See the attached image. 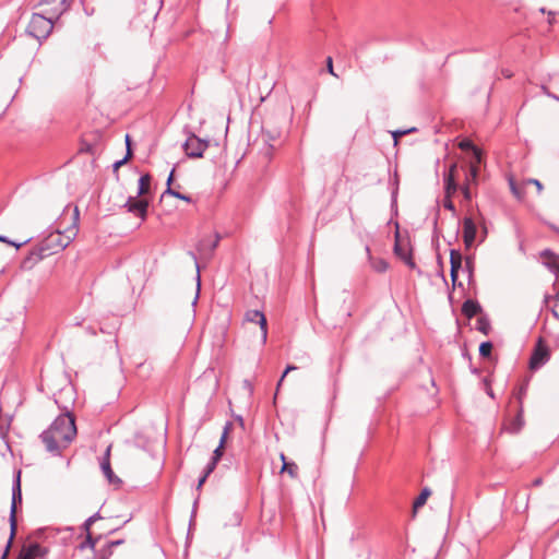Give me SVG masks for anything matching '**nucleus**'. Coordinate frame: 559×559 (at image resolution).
I'll list each match as a JSON object with an SVG mask.
<instances>
[{"instance_id":"obj_24","label":"nucleus","mask_w":559,"mask_h":559,"mask_svg":"<svg viewBox=\"0 0 559 559\" xmlns=\"http://www.w3.org/2000/svg\"><path fill=\"white\" fill-rule=\"evenodd\" d=\"M476 330L487 335L490 331V322L486 317H480L476 321Z\"/></svg>"},{"instance_id":"obj_8","label":"nucleus","mask_w":559,"mask_h":559,"mask_svg":"<svg viewBox=\"0 0 559 559\" xmlns=\"http://www.w3.org/2000/svg\"><path fill=\"white\" fill-rule=\"evenodd\" d=\"M49 550L47 547L39 545L38 543H31L24 545L16 559H37L45 558Z\"/></svg>"},{"instance_id":"obj_43","label":"nucleus","mask_w":559,"mask_h":559,"mask_svg":"<svg viewBox=\"0 0 559 559\" xmlns=\"http://www.w3.org/2000/svg\"><path fill=\"white\" fill-rule=\"evenodd\" d=\"M326 66H328V71H329V73H331L333 76H336V78H337V74H336V73L334 72V70H333V61H332V58H331V57H329V58L326 59Z\"/></svg>"},{"instance_id":"obj_35","label":"nucleus","mask_w":559,"mask_h":559,"mask_svg":"<svg viewBox=\"0 0 559 559\" xmlns=\"http://www.w3.org/2000/svg\"><path fill=\"white\" fill-rule=\"evenodd\" d=\"M219 239H221L219 235H218V234H216V235H215V239H214L213 241H211V242H209V243H207V241H206V240H203V241L201 242V246H202V247L209 246L210 250H211V251H213V250L217 247V245H218V242H219Z\"/></svg>"},{"instance_id":"obj_58","label":"nucleus","mask_w":559,"mask_h":559,"mask_svg":"<svg viewBox=\"0 0 559 559\" xmlns=\"http://www.w3.org/2000/svg\"><path fill=\"white\" fill-rule=\"evenodd\" d=\"M554 98H555V99H557V100L559 102V97H557V96H554Z\"/></svg>"},{"instance_id":"obj_14","label":"nucleus","mask_w":559,"mask_h":559,"mask_svg":"<svg viewBox=\"0 0 559 559\" xmlns=\"http://www.w3.org/2000/svg\"><path fill=\"white\" fill-rule=\"evenodd\" d=\"M396 238H399V234L396 233ZM394 253L403 260L411 269H415L416 264L412 258L411 251L401 245L399 239H396L394 245Z\"/></svg>"},{"instance_id":"obj_46","label":"nucleus","mask_w":559,"mask_h":559,"mask_svg":"<svg viewBox=\"0 0 559 559\" xmlns=\"http://www.w3.org/2000/svg\"><path fill=\"white\" fill-rule=\"evenodd\" d=\"M547 15H548V24L549 25H552L555 23V15H556V12L554 11H548L547 12Z\"/></svg>"},{"instance_id":"obj_50","label":"nucleus","mask_w":559,"mask_h":559,"mask_svg":"<svg viewBox=\"0 0 559 559\" xmlns=\"http://www.w3.org/2000/svg\"><path fill=\"white\" fill-rule=\"evenodd\" d=\"M243 383H245V386H246L250 392H252L253 388H252L251 383H250L249 381H247V380H246Z\"/></svg>"},{"instance_id":"obj_16","label":"nucleus","mask_w":559,"mask_h":559,"mask_svg":"<svg viewBox=\"0 0 559 559\" xmlns=\"http://www.w3.org/2000/svg\"><path fill=\"white\" fill-rule=\"evenodd\" d=\"M455 168H456V166L452 165L450 167L449 173L444 177V186H445L447 197H451V194H453L457 189L456 182L454 180V175H453Z\"/></svg>"},{"instance_id":"obj_5","label":"nucleus","mask_w":559,"mask_h":559,"mask_svg":"<svg viewBox=\"0 0 559 559\" xmlns=\"http://www.w3.org/2000/svg\"><path fill=\"white\" fill-rule=\"evenodd\" d=\"M22 502V490H21V472H17L15 480L12 486V502L10 509V531L12 536L16 533V506Z\"/></svg>"},{"instance_id":"obj_36","label":"nucleus","mask_w":559,"mask_h":559,"mask_svg":"<svg viewBox=\"0 0 559 559\" xmlns=\"http://www.w3.org/2000/svg\"><path fill=\"white\" fill-rule=\"evenodd\" d=\"M216 465H217V462L211 459V461L206 464V466L204 468L203 474L205 475V477H209L213 473Z\"/></svg>"},{"instance_id":"obj_28","label":"nucleus","mask_w":559,"mask_h":559,"mask_svg":"<svg viewBox=\"0 0 559 559\" xmlns=\"http://www.w3.org/2000/svg\"><path fill=\"white\" fill-rule=\"evenodd\" d=\"M509 186H510V190L511 192L513 193V195L521 200L523 198V192L521 191V189L516 186L514 179L512 177L509 178Z\"/></svg>"},{"instance_id":"obj_33","label":"nucleus","mask_w":559,"mask_h":559,"mask_svg":"<svg viewBox=\"0 0 559 559\" xmlns=\"http://www.w3.org/2000/svg\"><path fill=\"white\" fill-rule=\"evenodd\" d=\"M524 186H527V185H534L535 188L537 189V192L538 194L542 193L543 191V185L539 180L537 179H526L524 182H523Z\"/></svg>"},{"instance_id":"obj_9","label":"nucleus","mask_w":559,"mask_h":559,"mask_svg":"<svg viewBox=\"0 0 559 559\" xmlns=\"http://www.w3.org/2000/svg\"><path fill=\"white\" fill-rule=\"evenodd\" d=\"M549 350L539 341L531 356L530 367L531 369H538L549 360Z\"/></svg>"},{"instance_id":"obj_48","label":"nucleus","mask_w":559,"mask_h":559,"mask_svg":"<svg viewBox=\"0 0 559 559\" xmlns=\"http://www.w3.org/2000/svg\"><path fill=\"white\" fill-rule=\"evenodd\" d=\"M207 477H205V475L203 474L200 478H199V481H198V485H197V489L199 490L203 484L205 483Z\"/></svg>"},{"instance_id":"obj_51","label":"nucleus","mask_w":559,"mask_h":559,"mask_svg":"<svg viewBox=\"0 0 559 559\" xmlns=\"http://www.w3.org/2000/svg\"><path fill=\"white\" fill-rule=\"evenodd\" d=\"M122 542H123V540H115V542H110V543H109V546H110V547L118 546V545L122 544Z\"/></svg>"},{"instance_id":"obj_1","label":"nucleus","mask_w":559,"mask_h":559,"mask_svg":"<svg viewBox=\"0 0 559 559\" xmlns=\"http://www.w3.org/2000/svg\"><path fill=\"white\" fill-rule=\"evenodd\" d=\"M79 216L80 212L78 206H75L72 213L71 226L67 227L64 230L57 228L49 233L44 239H41L37 248L31 252L29 257L24 261V264L28 261L36 263L49 255L64 250L78 235Z\"/></svg>"},{"instance_id":"obj_2","label":"nucleus","mask_w":559,"mask_h":559,"mask_svg":"<svg viewBox=\"0 0 559 559\" xmlns=\"http://www.w3.org/2000/svg\"><path fill=\"white\" fill-rule=\"evenodd\" d=\"M68 409L67 407H64ZM76 436V426L73 415L67 411L59 415L48 429L41 432L40 438L46 450L52 455H60Z\"/></svg>"},{"instance_id":"obj_32","label":"nucleus","mask_w":559,"mask_h":559,"mask_svg":"<svg viewBox=\"0 0 559 559\" xmlns=\"http://www.w3.org/2000/svg\"><path fill=\"white\" fill-rule=\"evenodd\" d=\"M0 241L4 242V243H8V245H11V246H14L16 249H19L23 245L27 243L29 241V239H26V240H24L22 242H14V241L10 240L8 237L0 235Z\"/></svg>"},{"instance_id":"obj_42","label":"nucleus","mask_w":559,"mask_h":559,"mask_svg":"<svg viewBox=\"0 0 559 559\" xmlns=\"http://www.w3.org/2000/svg\"><path fill=\"white\" fill-rule=\"evenodd\" d=\"M462 193H463L465 200L469 201L472 199V193L468 188V183L465 185L464 187H462Z\"/></svg>"},{"instance_id":"obj_20","label":"nucleus","mask_w":559,"mask_h":559,"mask_svg":"<svg viewBox=\"0 0 559 559\" xmlns=\"http://www.w3.org/2000/svg\"><path fill=\"white\" fill-rule=\"evenodd\" d=\"M126 146H127V152H126V155L123 158L117 160L114 163L112 167H114V171H116L119 167H121L122 165H124L132 156V150H131V139H130V135L129 134H126Z\"/></svg>"},{"instance_id":"obj_29","label":"nucleus","mask_w":559,"mask_h":559,"mask_svg":"<svg viewBox=\"0 0 559 559\" xmlns=\"http://www.w3.org/2000/svg\"><path fill=\"white\" fill-rule=\"evenodd\" d=\"M100 519V515L98 512L94 513L93 515H91L88 519L85 520L84 524H83V528L86 533L90 532L91 530V525L96 522L97 520Z\"/></svg>"},{"instance_id":"obj_37","label":"nucleus","mask_w":559,"mask_h":559,"mask_svg":"<svg viewBox=\"0 0 559 559\" xmlns=\"http://www.w3.org/2000/svg\"><path fill=\"white\" fill-rule=\"evenodd\" d=\"M460 148L463 150V151H467V150H471L473 151L476 146L473 144V142L471 140H463L460 142L459 144Z\"/></svg>"},{"instance_id":"obj_47","label":"nucleus","mask_w":559,"mask_h":559,"mask_svg":"<svg viewBox=\"0 0 559 559\" xmlns=\"http://www.w3.org/2000/svg\"><path fill=\"white\" fill-rule=\"evenodd\" d=\"M197 280H198V284H197V294H195V297L193 299V302L192 305H195L197 304V300H198V297H199V289H200V275L198 274L197 276Z\"/></svg>"},{"instance_id":"obj_7","label":"nucleus","mask_w":559,"mask_h":559,"mask_svg":"<svg viewBox=\"0 0 559 559\" xmlns=\"http://www.w3.org/2000/svg\"><path fill=\"white\" fill-rule=\"evenodd\" d=\"M123 207L127 212L132 213L144 221L147 215L148 201L146 199L136 200L134 197H129L123 204Z\"/></svg>"},{"instance_id":"obj_19","label":"nucleus","mask_w":559,"mask_h":559,"mask_svg":"<svg viewBox=\"0 0 559 559\" xmlns=\"http://www.w3.org/2000/svg\"><path fill=\"white\" fill-rule=\"evenodd\" d=\"M230 423H227L224 427V431H223V435L221 437V441H219V444L218 447L214 450L213 452V456H212V460L218 462L223 455V445H224V442L227 438V435H228V431H229V428H230Z\"/></svg>"},{"instance_id":"obj_57","label":"nucleus","mask_w":559,"mask_h":559,"mask_svg":"<svg viewBox=\"0 0 559 559\" xmlns=\"http://www.w3.org/2000/svg\"><path fill=\"white\" fill-rule=\"evenodd\" d=\"M552 314H554L556 318H558V313H557L555 310H552Z\"/></svg>"},{"instance_id":"obj_39","label":"nucleus","mask_w":559,"mask_h":559,"mask_svg":"<svg viewBox=\"0 0 559 559\" xmlns=\"http://www.w3.org/2000/svg\"><path fill=\"white\" fill-rule=\"evenodd\" d=\"M13 538H14V536H12V531H10V537L8 539V543H7L5 549L3 551V555L1 556L0 559H7V557L9 555V550H10L12 542H13Z\"/></svg>"},{"instance_id":"obj_4","label":"nucleus","mask_w":559,"mask_h":559,"mask_svg":"<svg viewBox=\"0 0 559 559\" xmlns=\"http://www.w3.org/2000/svg\"><path fill=\"white\" fill-rule=\"evenodd\" d=\"M210 145L206 139H200L192 132H187V139L182 144L186 155L190 158H200Z\"/></svg>"},{"instance_id":"obj_38","label":"nucleus","mask_w":559,"mask_h":559,"mask_svg":"<svg viewBox=\"0 0 559 559\" xmlns=\"http://www.w3.org/2000/svg\"><path fill=\"white\" fill-rule=\"evenodd\" d=\"M297 367L294 366V365H288L286 367V369L284 370L282 377L280 378L278 382H277V390L280 389V386L282 385L283 381H284V378L287 376L288 372L293 371V370H296Z\"/></svg>"},{"instance_id":"obj_53","label":"nucleus","mask_w":559,"mask_h":559,"mask_svg":"<svg viewBox=\"0 0 559 559\" xmlns=\"http://www.w3.org/2000/svg\"><path fill=\"white\" fill-rule=\"evenodd\" d=\"M487 394L490 396V397H493V393L490 389L487 390Z\"/></svg>"},{"instance_id":"obj_41","label":"nucleus","mask_w":559,"mask_h":559,"mask_svg":"<svg viewBox=\"0 0 559 559\" xmlns=\"http://www.w3.org/2000/svg\"><path fill=\"white\" fill-rule=\"evenodd\" d=\"M443 206H444V209H447L449 211H452V212L455 211V206H454L453 202L450 200V197H447V199L443 202Z\"/></svg>"},{"instance_id":"obj_40","label":"nucleus","mask_w":559,"mask_h":559,"mask_svg":"<svg viewBox=\"0 0 559 559\" xmlns=\"http://www.w3.org/2000/svg\"><path fill=\"white\" fill-rule=\"evenodd\" d=\"M473 155H474V158H475V165L479 164L481 162V152L480 150L476 146L473 151Z\"/></svg>"},{"instance_id":"obj_18","label":"nucleus","mask_w":559,"mask_h":559,"mask_svg":"<svg viewBox=\"0 0 559 559\" xmlns=\"http://www.w3.org/2000/svg\"><path fill=\"white\" fill-rule=\"evenodd\" d=\"M366 251L369 255L371 267L378 273H384L389 269V263L382 258H372L370 255L369 247H366Z\"/></svg>"},{"instance_id":"obj_55","label":"nucleus","mask_w":559,"mask_h":559,"mask_svg":"<svg viewBox=\"0 0 559 559\" xmlns=\"http://www.w3.org/2000/svg\"><path fill=\"white\" fill-rule=\"evenodd\" d=\"M555 299L559 301V292L556 294Z\"/></svg>"},{"instance_id":"obj_23","label":"nucleus","mask_w":559,"mask_h":559,"mask_svg":"<svg viewBox=\"0 0 559 559\" xmlns=\"http://www.w3.org/2000/svg\"><path fill=\"white\" fill-rule=\"evenodd\" d=\"M474 267H475L474 258L466 257L464 260L463 272H465L467 274L469 283L473 281Z\"/></svg>"},{"instance_id":"obj_3","label":"nucleus","mask_w":559,"mask_h":559,"mask_svg":"<svg viewBox=\"0 0 559 559\" xmlns=\"http://www.w3.org/2000/svg\"><path fill=\"white\" fill-rule=\"evenodd\" d=\"M58 19L59 16H50L41 10V12L32 15L27 32L37 39L46 38L52 31L53 20Z\"/></svg>"},{"instance_id":"obj_45","label":"nucleus","mask_w":559,"mask_h":559,"mask_svg":"<svg viewBox=\"0 0 559 559\" xmlns=\"http://www.w3.org/2000/svg\"><path fill=\"white\" fill-rule=\"evenodd\" d=\"M414 129H411V130H397V131L393 132V136L396 140L399 136L404 135V134H406V133H408V132H411Z\"/></svg>"},{"instance_id":"obj_56","label":"nucleus","mask_w":559,"mask_h":559,"mask_svg":"<svg viewBox=\"0 0 559 559\" xmlns=\"http://www.w3.org/2000/svg\"><path fill=\"white\" fill-rule=\"evenodd\" d=\"M518 421L520 423V425H522V423H521V414H519V416H518Z\"/></svg>"},{"instance_id":"obj_27","label":"nucleus","mask_w":559,"mask_h":559,"mask_svg":"<svg viewBox=\"0 0 559 559\" xmlns=\"http://www.w3.org/2000/svg\"><path fill=\"white\" fill-rule=\"evenodd\" d=\"M544 265L557 277L559 278V264L555 260H546Z\"/></svg>"},{"instance_id":"obj_31","label":"nucleus","mask_w":559,"mask_h":559,"mask_svg":"<svg viewBox=\"0 0 559 559\" xmlns=\"http://www.w3.org/2000/svg\"><path fill=\"white\" fill-rule=\"evenodd\" d=\"M477 176H478V167L477 165L475 164H471L469 166V174L466 178L467 182L469 183L471 181L475 182L476 179H477Z\"/></svg>"},{"instance_id":"obj_17","label":"nucleus","mask_w":559,"mask_h":559,"mask_svg":"<svg viewBox=\"0 0 559 559\" xmlns=\"http://www.w3.org/2000/svg\"><path fill=\"white\" fill-rule=\"evenodd\" d=\"M174 173H175V169H171L169 176H168V179H167V189L165 190V192L163 193L162 198H165L166 195H171V197H175L177 199H180V200H183L186 202H191V198L189 195H186V194H182L174 189L170 188V183L173 181V178H174Z\"/></svg>"},{"instance_id":"obj_21","label":"nucleus","mask_w":559,"mask_h":559,"mask_svg":"<svg viewBox=\"0 0 559 559\" xmlns=\"http://www.w3.org/2000/svg\"><path fill=\"white\" fill-rule=\"evenodd\" d=\"M281 460L283 462V465H282V468H281V472L284 473H288L290 477L295 478L298 474V466L296 463L294 462H286V457L284 455V453H281Z\"/></svg>"},{"instance_id":"obj_12","label":"nucleus","mask_w":559,"mask_h":559,"mask_svg":"<svg viewBox=\"0 0 559 559\" xmlns=\"http://www.w3.org/2000/svg\"><path fill=\"white\" fill-rule=\"evenodd\" d=\"M462 262H463L462 254L456 250H451V252H450V265H451L450 275H451V281H452L453 286L456 285L459 270L463 267Z\"/></svg>"},{"instance_id":"obj_15","label":"nucleus","mask_w":559,"mask_h":559,"mask_svg":"<svg viewBox=\"0 0 559 559\" xmlns=\"http://www.w3.org/2000/svg\"><path fill=\"white\" fill-rule=\"evenodd\" d=\"M480 311H481L480 305L477 301L473 300V299L465 300L463 306H462V312L467 318H473L474 316H476Z\"/></svg>"},{"instance_id":"obj_30","label":"nucleus","mask_w":559,"mask_h":559,"mask_svg":"<svg viewBox=\"0 0 559 559\" xmlns=\"http://www.w3.org/2000/svg\"><path fill=\"white\" fill-rule=\"evenodd\" d=\"M97 539H94L91 535V532L86 533V539L80 545V549H84L86 547L94 548Z\"/></svg>"},{"instance_id":"obj_11","label":"nucleus","mask_w":559,"mask_h":559,"mask_svg":"<svg viewBox=\"0 0 559 559\" xmlns=\"http://www.w3.org/2000/svg\"><path fill=\"white\" fill-rule=\"evenodd\" d=\"M476 224L471 217H465L463 221V241L466 248H471L476 239Z\"/></svg>"},{"instance_id":"obj_25","label":"nucleus","mask_w":559,"mask_h":559,"mask_svg":"<svg viewBox=\"0 0 559 559\" xmlns=\"http://www.w3.org/2000/svg\"><path fill=\"white\" fill-rule=\"evenodd\" d=\"M429 496H430V490L428 488L423 489L420 495L414 501V504H413L414 510H417L418 508L423 507L426 503L427 498Z\"/></svg>"},{"instance_id":"obj_34","label":"nucleus","mask_w":559,"mask_h":559,"mask_svg":"<svg viewBox=\"0 0 559 559\" xmlns=\"http://www.w3.org/2000/svg\"><path fill=\"white\" fill-rule=\"evenodd\" d=\"M219 239H221L219 235H218V234H216V235H215V239H214L213 241H211V242H209V243H207V241H206V240H203V241L201 242V246H202V247L209 246L210 250H211V251H213V250L217 247V245H218V242H219Z\"/></svg>"},{"instance_id":"obj_49","label":"nucleus","mask_w":559,"mask_h":559,"mask_svg":"<svg viewBox=\"0 0 559 559\" xmlns=\"http://www.w3.org/2000/svg\"><path fill=\"white\" fill-rule=\"evenodd\" d=\"M542 483H543L542 478H536V479L533 480L532 485L533 486H540Z\"/></svg>"},{"instance_id":"obj_13","label":"nucleus","mask_w":559,"mask_h":559,"mask_svg":"<svg viewBox=\"0 0 559 559\" xmlns=\"http://www.w3.org/2000/svg\"><path fill=\"white\" fill-rule=\"evenodd\" d=\"M109 453H110V448H107L106 453L100 461V468H102L105 477L107 478V480L110 484L121 483V480L114 474V472L111 469L110 461H109Z\"/></svg>"},{"instance_id":"obj_10","label":"nucleus","mask_w":559,"mask_h":559,"mask_svg":"<svg viewBox=\"0 0 559 559\" xmlns=\"http://www.w3.org/2000/svg\"><path fill=\"white\" fill-rule=\"evenodd\" d=\"M245 318L248 322L259 324L262 333V342L265 343L267 338V324L264 313L260 310H248Z\"/></svg>"},{"instance_id":"obj_52","label":"nucleus","mask_w":559,"mask_h":559,"mask_svg":"<svg viewBox=\"0 0 559 559\" xmlns=\"http://www.w3.org/2000/svg\"><path fill=\"white\" fill-rule=\"evenodd\" d=\"M524 394H525V389L521 388L520 394H519V400H521Z\"/></svg>"},{"instance_id":"obj_22","label":"nucleus","mask_w":559,"mask_h":559,"mask_svg":"<svg viewBox=\"0 0 559 559\" xmlns=\"http://www.w3.org/2000/svg\"><path fill=\"white\" fill-rule=\"evenodd\" d=\"M151 187V176L148 174H144L139 179V187L136 197L144 195L150 191Z\"/></svg>"},{"instance_id":"obj_54","label":"nucleus","mask_w":559,"mask_h":559,"mask_svg":"<svg viewBox=\"0 0 559 559\" xmlns=\"http://www.w3.org/2000/svg\"><path fill=\"white\" fill-rule=\"evenodd\" d=\"M539 12H540V13H547L548 11H547L545 8H540V9H539Z\"/></svg>"},{"instance_id":"obj_6","label":"nucleus","mask_w":559,"mask_h":559,"mask_svg":"<svg viewBox=\"0 0 559 559\" xmlns=\"http://www.w3.org/2000/svg\"><path fill=\"white\" fill-rule=\"evenodd\" d=\"M71 0H40L39 7L50 16H60L70 8Z\"/></svg>"},{"instance_id":"obj_44","label":"nucleus","mask_w":559,"mask_h":559,"mask_svg":"<svg viewBox=\"0 0 559 559\" xmlns=\"http://www.w3.org/2000/svg\"><path fill=\"white\" fill-rule=\"evenodd\" d=\"M540 257L546 258L547 260H555L554 253L548 249L542 251Z\"/></svg>"},{"instance_id":"obj_26","label":"nucleus","mask_w":559,"mask_h":559,"mask_svg":"<svg viewBox=\"0 0 559 559\" xmlns=\"http://www.w3.org/2000/svg\"><path fill=\"white\" fill-rule=\"evenodd\" d=\"M492 350V343L487 341L479 345V355L481 357H489Z\"/></svg>"}]
</instances>
